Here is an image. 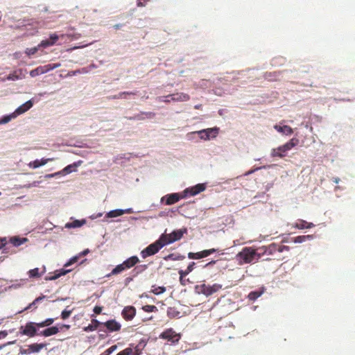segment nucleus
I'll use <instances>...</instances> for the list:
<instances>
[{
    "mask_svg": "<svg viewBox=\"0 0 355 355\" xmlns=\"http://www.w3.org/2000/svg\"><path fill=\"white\" fill-rule=\"evenodd\" d=\"M299 143V139L297 138H292L289 141L285 144L279 146L277 148H274L272 150L271 156L273 157H284L286 155V153L293 148L296 146Z\"/></svg>",
    "mask_w": 355,
    "mask_h": 355,
    "instance_id": "f257e3e1",
    "label": "nucleus"
},
{
    "mask_svg": "<svg viewBox=\"0 0 355 355\" xmlns=\"http://www.w3.org/2000/svg\"><path fill=\"white\" fill-rule=\"evenodd\" d=\"M237 257L240 260H242L244 263H250L255 257H257V259L261 258V254L252 248L245 247L238 253Z\"/></svg>",
    "mask_w": 355,
    "mask_h": 355,
    "instance_id": "f03ea898",
    "label": "nucleus"
},
{
    "mask_svg": "<svg viewBox=\"0 0 355 355\" xmlns=\"http://www.w3.org/2000/svg\"><path fill=\"white\" fill-rule=\"evenodd\" d=\"M165 243L162 241V239L159 236V238L154 243L148 245L146 248H144L141 252V256L143 259H146L148 257L155 254L159 252L160 249H162L164 246H165Z\"/></svg>",
    "mask_w": 355,
    "mask_h": 355,
    "instance_id": "7ed1b4c3",
    "label": "nucleus"
},
{
    "mask_svg": "<svg viewBox=\"0 0 355 355\" xmlns=\"http://www.w3.org/2000/svg\"><path fill=\"white\" fill-rule=\"evenodd\" d=\"M187 233L186 227L174 230L171 234H162L160 237L165 243L166 245L180 240L183 235Z\"/></svg>",
    "mask_w": 355,
    "mask_h": 355,
    "instance_id": "20e7f679",
    "label": "nucleus"
},
{
    "mask_svg": "<svg viewBox=\"0 0 355 355\" xmlns=\"http://www.w3.org/2000/svg\"><path fill=\"white\" fill-rule=\"evenodd\" d=\"M40 328L38 322H28L25 325L20 327L19 332L21 335L33 338L35 336H38V333H40L38 329Z\"/></svg>",
    "mask_w": 355,
    "mask_h": 355,
    "instance_id": "39448f33",
    "label": "nucleus"
},
{
    "mask_svg": "<svg viewBox=\"0 0 355 355\" xmlns=\"http://www.w3.org/2000/svg\"><path fill=\"white\" fill-rule=\"evenodd\" d=\"M289 247L286 245H278L275 243L270 244L268 246H263L259 250L262 251L261 253V257L266 255H273L275 252H282L284 250L288 251Z\"/></svg>",
    "mask_w": 355,
    "mask_h": 355,
    "instance_id": "423d86ee",
    "label": "nucleus"
},
{
    "mask_svg": "<svg viewBox=\"0 0 355 355\" xmlns=\"http://www.w3.org/2000/svg\"><path fill=\"white\" fill-rule=\"evenodd\" d=\"M221 288L222 285L219 284H214L213 285L202 284L196 286V290L198 293L203 294L206 296H210Z\"/></svg>",
    "mask_w": 355,
    "mask_h": 355,
    "instance_id": "0eeeda50",
    "label": "nucleus"
},
{
    "mask_svg": "<svg viewBox=\"0 0 355 355\" xmlns=\"http://www.w3.org/2000/svg\"><path fill=\"white\" fill-rule=\"evenodd\" d=\"M159 338L175 344L180 340L181 336L180 334H177L172 328H169L164 331L159 335Z\"/></svg>",
    "mask_w": 355,
    "mask_h": 355,
    "instance_id": "6e6552de",
    "label": "nucleus"
},
{
    "mask_svg": "<svg viewBox=\"0 0 355 355\" xmlns=\"http://www.w3.org/2000/svg\"><path fill=\"white\" fill-rule=\"evenodd\" d=\"M77 13L80 17L85 20V22L89 24L94 21L97 18V10L89 9V10H79L78 7L76 8Z\"/></svg>",
    "mask_w": 355,
    "mask_h": 355,
    "instance_id": "1a4fd4ad",
    "label": "nucleus"
},
{
    "mask_svg": "<svg viewBox=\"0 0 355 355\" xmlns=\"http://www.w3.org/2000/svg\"><path fill=\"white\" fill-rule=\"evenodd\" d=\"M64 35L62 34L60 35H58L55 33H51L49 35V38L48 40H42L39 46H42L43 48H46L50 46H53L55 44H56L57 41L59 38H64Z\"/></svg>",
    "mask_w": 355,
    "mask_h": 355,
    "instance_id": "9d476101",
    "label": "nucleus"
},
{
    "mask_svg": "<svg viewBox=\"0 0 355 355\" xmlns=\"http://www.w3.org/2000/svg\"><path fill=\"white\" fill-rule=\"evenodd\" d=\"M218 250L215 248H211L209 250H204L198 252H189L188 254V257L191 259H199L202 258L207 257L210 254L217 252Z\"/></svg>",
    "mask_w": 355,
    "mask_h": 355,
    "instance_id": "9b49d317",
    "label": "nucleus"
},
{
    "mask_svg": "<svg viewBox=\"0 0 355 355\" xmlns=\"http://www.w3.org/2000/svg\"><path fill=\"white\" fill-rule=\"evenodd\" d=\"M46 346V343H33L27 345L26 348L21 352V354H30L32 353H37Z\"/></svg>",
    "mask_w": 355,
    "mask_h": 355,
    "instance_id": "f8f14e48",
    "label": "nucleus"
},
{
    "mask_svg": "<svg viewBox=\"0 0 355 355\" xmlns=\"http://www.w3.org/2000/svg\"><path fill=\"white\" fill-rule=\"evenodd\" d=\"M60 66V64H48V65H46L44 67H37L33 70H32L31 72H30V75L32 77H35L36 76H38L40 74H42V73H44L51 69H54Z\"/></svg>",
    "mask_w": 355,
    "mask_h": 355,
    "instance_id": "ddd939ff",
    "label": "nucleus"
},
{
    "mask_svg": "<svg viewBox=\"0 0 355 355\" xmlns=\"http://www.w3.org/2000/svg\"><path fill=\"white\" fill-rule=\"evenodd\" d=\"M155 116V113L152 112H141L133 116L127 117L128 120L131 121H144L145 119H151Z\"/></svg>",
    "mask_w": 355,
    "mask_h": 355,
    "instance_id": "4468645a",
    "label": "nucleus"
},
{
    "mask_svg": "<svg viewBox=\"0 0 355 355\" xmlns=\"http://www.w3.org/2000/svg\"><path fill=\"white\" fill-rule=\"evenodd\" d=\"M218 133V129L215 128H207L198 132L200 135V138L204 140L209 139L211 137H215Z\"/></svg>",
    "mask_w": 355,
    "mask_h": 355,
    "instance_id": "2eb2a0df",
    "label": "nucleus"
},
{
    "mask_svg": "<svg viewBox=\"0 0 355 355\" xmlns=\"http://www.w3.org/2000/svg\"><path fill=\"white\" fill-rule=\"evenodd\" d=\"M121 315L125 320H131L136 315V309L132 306H125Z\"/></svg>",
    "mask_w": 355,
    "mask_h": 355,
    "instance_id": "dca6fc26",
    "label": "nucleus"
},
{
    "mask_svg": "<svg viewBox=\"0 0 355 355\" xmlns=\"http://www.w3.org/2000/svg\"><path fill=\"white\" fill-rule=\"evenodd\" d=\"M205 189L206 186L205 184H198L193 187L186 189L184 193L189 194L190 196H193L205 191Z\"/></svg>",
    "mask_w": 355,
    "mask_h": 355,
    "instance_id": "f3484780",
    "label": "nucleus"
},
{
    "mask_svg": "<svg viewBox=\"0 0 355 355\" xmlns=\"http://www.w3.org/2000/svg\"><path fill=\"white\" fill-rule=\"evenodd\" d=\"M166 98H171V101L175 102L187 101L190 99L189 94L182 92L169 94L166 96Z\"/></svg>",
    "mask_w": 355,
    "mask_h": 355,
    "instance_id": "a211bd4d",
    "label": "nucleus"
},
{
    "mask_svg": "<svg viewBox=\"0 0 355 355\" xmlns=\"http://www.w3.org/2000/svg\"><path fill=\"white\" fill-rule=\"evenodd\" d=\"M101 324H103L110 331H119L121 327L120 323L116 322L115 320H110Z\"/></svg>",
    "mask_w": 355,
    "mask_h": 355,
    "instance_id": "6ab92c4d",
    "label": "nucleus"
},
{
    "mask_svg": "<svg viewBox=\"0 0 355 355\" xmlns=\"http://www.w3.org/2000/svg\"><path fill=\"white\" fill-rule=\"evenodd\" d=\"M180 199V196L178 193H171L166 195L164 198H162V201L165 200V204L167 205H171L175 204L178 202Z\"/></svg>",
    "mask_w": 355,
    "mask_h": 355,
    "instance_id": "aec40b11",
    "label": "nucleus"
},
{
    "mask_svg": "<svg viewBox=\"0 0 355 355\" xmlns=\"http://www.w3.org/2000/svg\"><path fill=\"white\" fill-rule=\"evenodd\" d=\"M131 209H114V210H112L110 211H109L108 213H107L106 214V217L107 218H115V217H117V216H120L125 213H131Z\"/></svg>",
    "mask_w": 355,
    "mask_h": 355,
    "instance_id": "412c9836",
    "label": "nucleus"
},
{
    "mask_svg": "<svg viewBox=\"0 0 355 355\" xmlns=\"http://www.w3.org/2000/svg\"><path fill=\"white\" fill-rule=\"evenodd\" d=\"M139 262V259L137 256H132L123 262V264L126 270L130 269L135 266Z\"/></svg>",
    "mask_w": 355,
    "mask_h": 355,
    "instance_id": "4be33fe9",
    "label": "nucleus"
},
{
    "mask_svg": "<svg viewBox=\"0 0 355 355\" xmlns=\"http://www.w3.org/2000/svg\"><path fill=\"white\" fill-rule=\"evenodd\" d=\"M314 226L315 225L313 223H308L304 220H299L293 225V227L298 230L309 229Z\"/></svg>",
    "mask_w": 355,
    "mask_h": 355,
    "instance_id": "5701e85b",
    "label": "nucleus"
},
{
    "mask_svg": "<svg viewBox=\"0 0 355 355\" xmlns=\"http://www.w3.org/2000/svg\"><path fill=\"white\" fill-rule=\"evenodd\" d=\"M59 332V329L57 327H49L44 331H40L38 336H42L44 337H49L52 335H55Z\"/></svg>",
    "mask_w": 355,
    "mask_h": 355,
    "instance_id": "b1692460",
    "label": "nucleus"
},
{
    "mask_svg": "<svg viewBox=\"0 0 355 355\" xmlns=\"http://www.w3.org/2000/svg\"><path fill=\"white\" fill-rule=\"evenodd\" d=\"M53 158L42 159L41 160L35 159L28 164L30 168H37L41 166L45 165L48 162L53 161Z\"/></svg>",
    "mask_w": 355,
    "mask_h": 355,
    "instance_id": "393cba45",
    "label": "nucleus"
},
{
    "mask_svg": "<svg viewBox=\"0 0 355 355\" xmlns=\"http://www.w3.org/2000/svg\"><path fill=\"white\" fill-rule=\"evenodd\" d=\"M33 103L31 100L28 101L27 102L19 106L18 108H17L15 110V113L17 114V115L21 114L26 112L27 110H28L29 109H31L33 107Z\"/></svg>",
    "mask_w": 355,
    "mask_h": 355,
    "instance_id": "a878e982",
    "label": "nucleus"
},
{
    "mask_svg": "<svg viewBox=\"0 0 355 355\" xmlns=\"http://www.w3.org/2000/svg\"><path fill=\"white\" fill-rule=\"evenodd\" d=\"M274 128L279 132H281L285 135H291L293 133V129L288 125L280 126L275 125Z\"/></svg>",
    "mask_w": 355,
    "mask_h": 355,
    "instance_id": "bb28decb",
    "label": "nucleus"
},
{
    "mask_svg": "<svg viewBox=\"0 0 355 355\" xmlns=\"http://www.w3.org/2000/svg\"><path fill=\"white\" fill-rule=\"evenodd\" d=\"M195 266H196V263L191 262L187 266L186 270H179L178 273L180 275V281H182L184 277H185L187 275H189L194 269Z\"/></svg>",
    "mask_w": 355,
    "mask_h": 355,
    "instance_id": "cd10ccee",
    "label": "nucleus"
},
{
    "mask_svg": "<svg viewBox=\"0 0 355 355\" xmlns=\"http://www.w3.org/2000/svg\"><path fill=\"white\" fill-rule=\"evenodd\" d=\"M82 163L81 161H79L78 162H75L72 164H69L60 173L62 174H68L71 173L72 171H76V168L78 167L80 164Z\"/></svg>",
    "mask_w": 355,
    "mask_h": 355,
    "instance_id": "c85d7f7f",
    "label": "nucleus"
},
{
    "mask_svg": "<svg viewBox=\"0 0 355 355\" xmlns=\"http://www.w3.org/2000/svg\"><path fill=\"white\" fill-rule=\"evenodd\" d=\"M69 272H70V270H64L62 268V269H60V270H56L54 272V275L53 276L46 277V280H55V279H58L59 277H60L61 276L66 275Z\"/></svg>",
    "mask_w": 355,
    "mask_h": 355,
    "instance_id": "c756f323",
    "label": "nucleus"
},
{
    "mask_svg": "<svg viewBox=\"0 0 355 355\" xmlns=\"http://www.w3.org/2000/svg\"><path fill=\"white\" fill-rule=\"evenodd\" d=\"M101 323L96 319L92 320V324L83 328L85 331H93L96 330Z\"/></svg>",
    "mask_w": 355,
    "mask_h": 355,
    "instance_id": "7c9ffc66",
    "label": "nucleus"
},
{
    "mask_svg": "<svg viewBox=\"0 0 355 355\" xmlns=\"http://www.w3.org/2000/svg\"><path fill=\"white\" fill-rule=\"evenodd\" d=\"M126 269L125 268L123 263L121 264L117 265L112 271L110 273L107 274L106 277H110L113 275H116L118 274L121 273Z\"/></svg>",
    "mask_w": 355,
    "mask_h": 355,
    "instance_id": "2f4dec72",
    "label": "nucleus"
},
{
    "mask_svg": "<svg viewBox=\"0 0 355 355\" xmlns=\"http://www.w3.org/2000/svg\"><path fill=\"white\" fill-rule=\"evenodd\" d=\"M85 223V220H75L71 223H67L65 225L66 228H76L83 226Z\"/></svg>",
    "mask_w": 355,
    "mask_h": 355,
    "instance_id": "473e14b6",
    "label": "nucleus"
},
{
    "mask_svg": "<svg viewBox=\"0 0 355 355\" xmlns=\"http://www.w3.org/2000/svg\"><path fill=\"white\" fill-rule=\"evenodd\" d=\"M313 238V235H303V236H296L295 238H293L292 241L294 243H300L305 242L307 240H311Z\"/></svg>",
    "mask_w": 355,
    "mask_h": 355,
    "instance_id": "72a5a7b5",
    "label": "nucleus"
},
{
    "mask_svg": "<svg viewBox=\"0 0 355 355\" xmlns=\"http://www.w3.org/2000/svg\"><path fill=\"white\" fill-rule=\"evenodd\" d=\"M28 239L26 238H19L17 236L12 237L10 240V243L15 246H19L25 243Z\"/></svg>",
    "mask_w": 355,
    "mask_h": 355,
    "instance_id": "f704fd0d",
    "label": "nucleus"
},
{
    "mask_svg": "<svg viewBox=\"0 0 355 355\" xmlns=\"http://www.w3.org/2000/svg\"><path fill=\"white\" fill-rule=\"evenodd\" d=\"M166 288L164 286H156L155 285L152 286L151 292L155 295H160L166 291Z\"/></svg>",
    "mask_w": 355,
    "mask_h": 355,
    "instance_id": "c9c22d12",
    "label": "nucleus"
},
{
    "mask_svg": "<svg viewBox=\"0 0 355 355\" xmlns=\"http://www.w3.org/2000/svg\"><path fill=\"white\" fill-rule=\"evenodd\" d=\"M262 294H263V291H251V292L248 294V299H249L250 300L254 301V300H257L258 297H259Z\"/></svg>",
    "mask_w": 355,
    "mask_h": 355,
    "instance_id": "e433bc0d",
    "label": "nucleus"
},
{
    "mask_svg": "<svg viewBox=\"0 0 355 355\" xmlns=\"http://www.w3.org/2000/svg\"><path fill=\"white\" fill-rule=\"evenodd\" d=\"M17 114L15 112H13L12 114H10V115H6V116H3L1 119H0V124H5V123H8L9 121H11L12 119H14L15 117H17Z\"/></svg>",
    "mask_w": 355,
    "mask_h": 355,
    "instance_id": "4c0bfd02",
    "label": "nucleus"
},
{
    "mask_svg": "<svg viewBox=\"0 0 355 355\" xmlns=\"http://www.w3.org/2000/svg\"><path fill=\"white\" fill-rule=\"evenodd\" d=\"M28 275L31 278H38L42 276V274L40 272L38 268L30 270L28 271Z\"/></svg>",
    "mask_w": 355,
    "mask_h": 355,
    "instance_id": "58836bf2",
    "label": "nucleus"
},
{
    "mask_svg": "<svg viewBox=\"0 0 355 355\" xmlns=\"http://www.w3.org/2000/svg\"><path fill=\"white\" fill-rule=\"evenodd\" d=\"M53 322H54L53 318H47L46 320H45L41 322H38V326L40 328L44 327H49L51 324H52L53 323Z\"/></svg>",
    "mask_w": 355,
    "mask_h": 355,
    "instance_id": "ea45409f",
    "label": "nucleus"
},
{
    "mask_svg": "<svg viewBox=\"0 0 355 355\" xmlns=\"http://www.w3.org/2000/svg\"><path fill=\"white\" fill-rule=\"evenodd\" d=\"M145 312H156L158 311L157 306L154 305H145L141 308Z\"/></svg>",
    "mask_w": 355,
    "mask_h": 355,
    "instance_id": "a19ab883",
    "label": "nucleus"
},
{
    "mask_svg": "<svg viewBox=\"0 0 355 355\" xmlns=\"http://www.w3.org/2000/svg\"><path fill=\"white\" fill-rule=\"evenodd\" d=\"M184 259V256H182V255L175 256L174 254H170L167 257H164L165 260L171 259L173 261L182 260Z\"/></svg>",
    "mask_w": 355,
    "mask_h": 355,
    "instance_id": "79ce46f5",
    "label": "nucleus"
},
{
    "mask_svg": "<svg viewBox=\"0 0 355 355\" xmlns=\"http://www.w3.org/2000/svg\"><path fill=\"white\" fill-rule=\"evenodd\" d=\"M45 298V296L44 295H42V296H40L38 297H37L32 303H31L26 309L25 310H27V309H29L31 308H32L33 306H34L35 308H36L35 306V304L42 301L43 299Z\"/></svg>",
    "mask_w": 355,
    "mask_h": 355,
    "instance_id": "37998d69",
    "label": "nucleus"
},
{
    "mask_svg": "<svg viewBox=\"0 0 355 355\" xmlns=\"http://www.w3.org/2000/svg\"><path fill=\"white\" fill-rule=\"evenodd\" d=\"M40 46H39V45H38L37 46H35V47H33V48H28V49H26V53L28 55H34V54H35V53L37 52V51H38V49H39V48H40Z\"/></svg>",
    "mask_w": 355,
    "mask_h": 355,
    "instance_id": "c03bdc74",
    "label": "nucleus"
},
{
    "mask_svg": "<svg viewBox=\"0 0 355 355\" xmlns=\"http://www.w3.org/2000/svg\"><path fill=\"white\" fill-rule=\"evenodd\" d=\"M136 94H137L136 92H123L119 94V95H115L113 97V98H114V99L120 98H122L123 95H136Z\"/></svg>",
    "mask_w": 355,
    "mask_h": 355,
    "instance_id": "a18cd8bd",
    "label": "nucleus"
},
{
    "mask_svg": "<svg viewBox=\"0 0 355 355\" xmlns=\"http://www.w3.org/2000/svg\"><path fill=\"white\" fill-rule=\"evenodd\" d=\"M132 353V349L130 347H127L123 351L118 353L116 355H131Z\"/></svg>",
    "mask_w": 355,
    "mask_h": 355,
    "instance_id": "49530a36",
    "label": "nucleus"
},
{
    "mask_svg": "<svg viewBox=\"0 0 355 355\" xmlns=\"http://www.w3.org/2000/svg\"><path fill=\"white\" fill-rule=\"evenodd\" d=\"M79 257H80L79 256H75V257L71 258L69 259V261L67 263L64 264V266L67 267V266L77 262L78 260L79 259Z\"/></svg>",
    "mask_w": 355,
    "mask_h": 355,
    "instance_id": "de8ad7c7",
    "label": "nucleus"
},
{
    "mask_svg": "<svg viewBox=\"0 0 355 355\" xmlns=\"http://www.w3.org/2000/svg\"><path fill=\"white\" fill-rule=\"evenodd\" d=\"M71 313V311L69 310V311H67V310H64L62 313H61V318L63 319V320H65L67 318H68L70 315Z\"/></svg>",
    "mask_w": 355,
    "mask_h": 355,
    "instance_id": "09e8293b",
    "label": "nucleus"
},
{
    "mask_svg": "<svg viewBox=\"0 0 355 355\" xmlns=\"http://www.w3.org/2000/svg\"><path fill=\"white\" fill-rule=\"evenodd\" d=\"M116 348H117L116 345H112L110 347H109L107 349H106L105 353L107 354H110L113 353Z\"/></svg>",
    "mask_w": 355,
    "mask_h": 355,
    "instance_id": "8fccbe9b",
    "label": "nucleus"
},
{
    "mask_svg": "<svg viewBox=\"0 0 355 355\" xmlns=\"http://www.w3.org/2000/svg\"><path fill=\"white\" fill-rule=\"evenodd\" d=\"M157 99H158L159 101H163V102L166 103H170L171 101V98H166V96L158 97Z\"/></svg>",
    "mask_w": 355,
    "mask_h": 355,
    "instance_id": "3c124183",
    "label": "nucleus"
},
{
    "mask_svg": "<svg viewBox=\"0 0 355 355\" xmlns=\"http://www.w3.org/2000/svg\"><path fill=\"white\" fill-rule=\"evenodd\" d=\"M102 309H103V308L101 306H96L94 308V312L96 314H100L101 313V311H102Z\"/></svg>",
    "mask_w": 355,
    "mask_h": 355,
    "instance_id": "603ef678",
    "label": "nucleus"
},
{
    "mask_svg": "<svg viewBox=\"0 0 355 355\" xmlns=\"http://www.w3.org/2000/svg\"><path fill=\"white\" fill-rule=\"evenodd\" d=\"M6 243V239H0V249H1Z\"/></svg>",
    "mask_w": 355,
    "mask_h": 355,
    "instance_id": "864d4df0",
    "label": "nucleus"
},
{
    "mask_svg": "<svg viewBox=\"0 0 355 355\" xmlns=\"http://www.w3.org/2000/svg\"><path fill=\"white\" fill-rule=\"evenodd\" d=\"M18 78V76H16V75H11L10 74L8 76V80H15L16 79Z\"/></svg>",
    "mask_w": 355,
    "mask_h": 355,
    "instance_id": "5fc2aeb1",
    "label": "nucleus"
},
{
    "mask_svg": "<svg viewBox=\"0 0 355 355\" xmlns=\"http://www.w3.org/2000/svg\"><path fill=\"white\" fill-rule=\"evenodd\" d=\"M8 335L5 331H0V339L4 338Z\"/></svg>",
    "mask_w": 355,
    "mask_h": 355,
    "instance_id": "6e6d98bb",
    "label": "nucleus"
},
{
    "mask_svg": "<svg viewBox=\"0 0 355 355\" xmlns=\"http://www.w3.org/2000/svg\"><path fill=\"white\" fill-rule=\"evenodd\" d=\"M216 262H217V261H216V260H212V261H211L208 262L207 263H206V264L205 265V266H204V267H207V266H209L214 265V264H215Z\"/></svg>",
    "mask_w": 355,
    "mask_h": 355,
    "instance_id": "4d7b16f0",
    "label": "nucleus"
},
{
    "mask_svg": "<svg viewBox=\"0 0 355 355\" xmlns=\"http://www.w3.org/2000/svg\"><path fill=\"white\" fill-rule=\"evenodd\" d=\"M258 169H259V168H256V169H254V170H250V171H249L246 172L245 175H250V174L253 173L255 171H257V170H258Z\"/></svg>",
    "mask_w": 355,
    "mask_h": 355,
    "instance_id": "13d9d810",
    "label": "nucleus"
},
{
    "mask_svg": "<svg viewBox=\"0 0 355 355\" xmlns=\"http://www.w3.org/2000/svg\"><path fill=\"white\" fill-rule=\"evenodd\" d=\"M122 26H123V24H117L114 26V28L115 29H119L122 27Z\"/></svg>",
    "mask_w": 355,
    "mask_h": 355,
    "instance_id": "bf43d9fd",
    "label": "nucleus"
},
{
    "mask_svg": "<svg viewBox=\"0 0 355 355\" xmlns=\"http://www.w3.org/2000/svg\"><path fill=\"white\" fill-rule=\"evenodd\" d=\"M137 6H138L139 7H143V6H144V4L141 1H139L137 2Z\"/></svg>",
    "mask_w": 355,
    "mask_h": 355,
    "instance_id": "052dcab7",
    "label": "nucleus"
},
{
    "mask_svg": "<svg viewBox=\"0 0 355 355\" xmlns=\"http://www.w3.org/2000/svg\"><path fill=\"white\" fill-rule=\"evenodd\" d=\"M89 250H84L83 252H82L80 253L81 255H86L87 253H88Z\"/></svg>",
    "mask_w": 355,
    "mask_h": 355,
    "instance_id": "680f3d73",
    "label": "nucleus"
},
{
    "mask_svg": "<svg viewBox=\"0 0 355 355\" xmlns=\"http://www.w3.org/2000/svg\"><path fill=\"white\" fill-rule=\"evenodd\" d=\"M339 180H340V179L338 178H334V182L335 183H338Z\"/></svg>",
    "mask_w": 355,
    "mask_h": 355,
    "instance_id": "e2e57ef3",
    "label": "nucleus"
},
{
    "mask_svg": "<svg viewBox=\"0 0 355 355\" xmlns=\"http://www.w3.org/2000/svg\"><path fill=\"white\" fill-rule=\"evenodd\" d=\"M266 78H268V79H270V80H272V77H271V76H270V73H269L268 75H266Z\"/></svg>",
    "mask_w": 355,
    "mask_h": 355,
    "instance_id": "0e129e2a",
    "label": "nucleus"
},
{
    "mask_svg": "<svg viewBox=\"0 0 355 355\" xmlns=\"http://www.w3.org/2000/svg\"><path fill=\"white\" fill-rule=\"evenodd\" d=\"M63 327H65V328H67V329H69V328L70 327V326H69V325H68V324H64V325H63Z\"/></svg>",
    "mask_w": 355,
    "mask_h": 355,
    "instance_id": "69168bd1",
    "label": "nucleus"
},
{
    "mask_svg": "<svg viewBox=\"0 0 355 355\" xmlns=\"http://www.w3.org/2000/svg\"><path fill=\"white\" fill-rule=\"evenodd\" d=\"M196 108H199L198 105L195 106Z\"/></svg>",
    "mask_w": 355,
    "mask_h": 355,
    "instance_id": "338daca9",
    "label": "nucleus"
},
{
    "mask_svg": "<svg viewBox=\"0 0 355 355\" xmlns=\"http://www.w3.org/2000/svg\"><path fill=\"white\" fill-rule=\"evenodd\" d=\"M107 355H109V354H107Z\"/></svg>",
    "mask_w": 355,
    "mask_h": 355,
    "instance_id": "774afa93",
    "label": "nucleus"
}]
</instances>
